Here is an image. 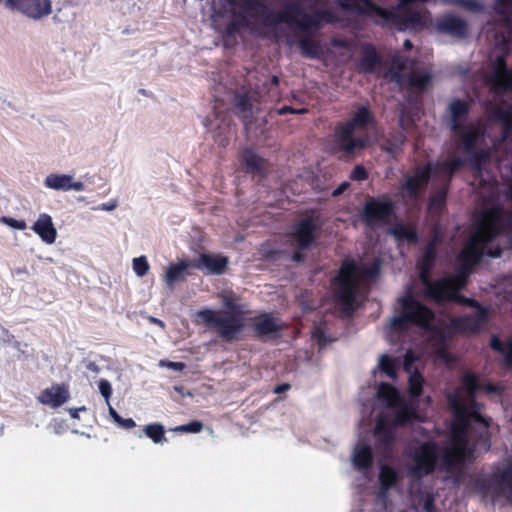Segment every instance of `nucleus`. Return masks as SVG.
<instances>
[{
  "label": "nucleus",
  "instance_id": "1",
  "mask_svg": "<svg viewBox=\"0 0 512 512\" xmlns=\"http://www.w3.org/2000/svg\"><path fill=\"white\" fill-rule=\"evenodd\" d=\"M510 223L511 217H507L505 210L498 204L485 208L475 215L473 232L457 256L456 274L436 281L429 278L430 270L436 259V246L440 241L439 231L434 229L433 238L418 262L423 293L427 298L439 303L453 301L459 304H468L472 308V312L460 317L445 316L437 319L433 311L415 299L410 292H407L398 298L395 314L387 327V339L396 343L399 341L400 334L412 326H417L435 334L442 350L446 338L451 334L456 332L475 333L482 329L488 320V309L472 299L461 296L459 291L466 285L472 267L484 255L492 258L501 256L500 247H492L491 244L494 238Z\"/></svg>",
  "mask_w": 512,
  "mask_h": 512
},
{
  "label": "nucleus",
  "instance_id": "2",
  "mask_svg": "<svg viewBox=\"0 0 512 512\" xmlns=\"http://www.w3.org/2000/svg\"><path fill=\"white\" fill-rule=\"evenodd\" d=\"M220 9L231 18L227 25V34L233 35L248 30L259 36L276 33L280 24L285 23L291 28L305 34L298 40L302 55L308 58H319L322 54L320 44L311 38L324 23H331L335 15L328 9H315L311 14L296 4L287 5L276 11L270 9L262 0H219Z\"/></svg>",
  "mask_w": 512,
  "mask_h": 512
},
{
  "label": "nucleus",
  "instance_id": "3",
  "mask_svg": "<svg viewBox=\"0 0 512 512\" xmlns=\"http://www.w3.org/2000/svg\"><path fill=\"white\" fill-rule=\"evenodd\" d=\"M479 388L476 377L467 373L461 386L447 395L449 407L454 413L451 443L444 450L442 458V465L447 471L465 461L474 460L490 449L489 422L481 412V405L474 399Z\"/></svg>",
  "mask_w": 512,
  "mask_h": 512
},
{
  "label": "nucleus",
  "instance_id": "4",
  "mask_svg": "<svg viewBox=\"0 0 512 512\" xmlns=\"http://www.w3.org/2000/svg\"><path fill=\"white\" fill-rule=\"evenodd\" d=\"M409 358L410 354L407 353L405 370L409 373L408 392L411 399H404L393 386L387 383H380L377 389V398L384 406V411L377 416L374 436L377 448L382 450L385 458L393 447L396 427L418 417L414 398L421 395L425 380L419 372L411 371Z\"/></svg>",
  "mask_w": 512,
  "mask_h": 512
},
{
  "label": "nucleus",
  "instance_id": "5",
  "mask_svg": "<svg viewBox=\"0 0 512 512\" xmlns=\"http://www.w3.org/2000/svg\"><path fill=\"white\" fill-rule=\"evenodd\" d=\"M470 106L468 102L454 99L448 105V126L461 151L469 156L479 184L487 185L493 190L494 178L487 171L491 149L496 148L495 141L486 135L482 123L468 120Z\"/></svg>",
  "mask_w": 512,
  "mask_h": 512
},
{
  "label": "nucleus",
  "instance_id": "6",
  "mask_svg": "<svg viewBox=\"0 0 512 512\" xmlns=\"http://www.w3.org/2000/svg\"><path fill=\"white\" fill-rule=\"evenodd\" d=\"M463 164L464 161L461 158H455L451 161L445 160L417 167L411 173L403 176L399 185V196L405 201L416 202L420 199L430 179L439 181L441 188L431 196L429 210L432 213H440L446 200L448 183Z\"/></svg>",
  "mask_w": 512,
  "mask_h": 512
},
{
  "label": "nucleus",
  "instance_id": "7",
  "mask_svg": "<svg viewBox=\"0 0 512 512\" xmlns=\"http://www.w3.org/2000/svg\"><path fill=\"white\" fill-rule=\"evenodd\" d=\"M491 67L487 82L494 95L485 102L484 109L491 121L501 124V140H506L512 135V108L498 98L502 92L512 90V69L507 68L505 53L495 54Z\"/></svg>",
  "mask_w": 512,
  "mask_h": 512
},
{
  "label": "nucleus",
  "instance_id": "8",
  "mask_svg": "<svg viewBox=\"0 0 512 512\" xmlns=\"http://www.w3.org/2000/svg\"><path fill=\"white\" fill-rule=\"evenodd\" d=\"M379 262L357 263L354 260H345L335 278L334 285L336 297L345 306L347 311L355 308L356 296L360 284L375 279L379 273Z\"/></svg>",
  "mask_w": 512,
  "mask_h": 512
},
{
  "label": "nucleus",
  "instance_id": "9",
  "mask_svg": "<svg viewBox=\"0 0 512 512\" xmlns=\"http://www.w3.org/2000/svg\"><path fill=\"white\" fill-rule=\"evenodd\" d=\"M373 115L368 106L362 105L354 112L350 121L339 125L335 130L337 146L345 154L363 149L369 142L366 129L373 123Z\"/></svg>",
  "mask_w": 512,
  "mask_h": 512
},
{
  "label": "nucleus",
  "instance_id": "10",
  "mask_svg": "<svg viewBox=\"0 0 512 512\" xmlns=\"http://www.w3.org/2000/svg\"><path fill=\"white\" fill-rule=\"evenodd\" d=\"M197 316L226 342L237 340L244 328V319L237 313L203 309L197 312Z\"/></svg>",
  "mask_w": 512,
  "mask_h": 512
},
{
  "label": "nucleus",
  "instance_id": "11",
  "mask_svg": "<svg viewBox=\"0 0 512 512\" xmlns=\"http://www.w3.org/2000/svg\"><path fill=\"white\" fill-rule=\"evenodd\" d=\"M361 217L368 227L388 226L395 217L394 202L388 195L369 198L364 204Z\"/></svg>",
  "mask_w": 512,
  "mask_h": 512
},
{
  "label": "nucleus",
  "instance_id": "12",
  "mask_svg": "<svg viewBox=\"0 0 512 512\" xmlns=\"http://www.w3.org/2000/svg\"><path fill=\"white\" fill-rule=\"evenodd\" d=\"M438 458V446L432 442L420 444L410 453L409 475L413 479H421L434 470Z\"/></svg>",
  "mask_w": 512,
  "mask_h": 512
},
{
  "label": "nucleus",
  "instance_id": "13",
  "mask_svg": "<svg viewBox=\"0 0 512 512\" xmlns=\"http://www.w3.org/2000/svg\"><path fill=\"white\" fill-rule=\"evenodd\" d=\"M407 61L403 60L401 56L394 55L392 58V69L386 74L387 78L401 85L405 78H407L408 84L414 89L423 90L430 82L432 75L427 71H419L411 68L409 72H406Z\"/></svg>",
  "mask_w": 512,
  "mask_h": 512
},
{
  "label": "nucleus",
  "instance_id": "14",
  "mask_svg": "<svg viewBox=\"0 0 512 512\" xmlns=\"http://www.w3.org/2000/svg\"><path fill=\"white\" fill-rule=\"evenodd\" d=\"M486 488L493 500L504 498L512 505V461H508L502 469H497L491 474Z\"/></svg>",
  "mask_w": 512,
  "mask_h": 512
},
{
  "label": "nucleus",
  "instance_id": "15",
  "mask_svg": "<svg viewBox=\"0 0 512 512\" xmlns=\"http://www.w3.org/2000/svg\"><path fill=\"white\" fill-rule=\"evenodd\" d=\"M317 223L313 218L301 220L294 228L291 234V240L297 250L293 254V260L300 262L303 260L302 250L310 247L316 237Z\"/></svg>",
  "mask_w": 512,
  "mask_h": 512
},
{
  "label": "nucleus",
  "instance_id": "16",
  "mask_svg": "<svg viewBox=\"0 0 512 512\" xmlns=\"http://www.w3.org/2000/svg\"><path fill=\"white\" fill-rule=\"evenodd\" d=\"M8 9L17 10L33 20H40L52 13L50 0H6Z\"/></svg>",
  "mask_w": 512,
  "mask_h": 512
},
{
  "label": "nucleus",
  "instance_id": "17",
  "mask_svg": "<svg viewBox=\"0 0 512 512\" xmlns=\"http://www.w3.org/2000/svg\"><path fill=\"white\" fill-rule=\"evenodd\" d=\"M438 32L453 38L462 39L467 36L468 25L464 19L454 14L440 16L435 23Z\"/></svg>",
  "mask_w": 512,
  "mask_h": 512
},
{
  "label": "nucleus",
  "instance_id": "18",
  "mask_svg": "<svg viewBox=\"0 0 512 512\" xmlns=\"http://www.w3.org/2000/svg\"><path fill=\"white\" fill-rule=\"evenodd\" d=\"M352 466L361 473L365 482L370 480V470L373 463L372 449L370 445L359 442L355 445L351 455Z\"/></svg>",
  "mask_w": 512,
  "mask_h": 512
},
{
  "label": "nucleus",
  "instance_id": "19",
  "mask_svg": "<svg viewBox=\"0 0 512 512\" xmlns=\"http://www.w3.org/2000/svg\"><path fill=\"white\" fill-rule=\"evenodd\" d=\"M44 187L55 191H76L80 192L85 189V185L81 181H75L73 175L62 173H50L44 181Z\"/></svg>",
  "mask_w": 512,
  "mask_h": 512
},
{
  "label": "nucleus",
  "instance_id": "20",
  "mask_svg": "<svg viewBox=\"0 0 512 512\" xmlns=\"http://www.w3.org/2000/svg\"><path fill=\"white\" fill-rule=\"evenodd\" d=\"M228 264V258L218 254L202 253L193 262V268L204 270L210 275H221Z\"/></svg>",
  "mask_w": 512,
  "mask_h": 512
},
{
  "label": "nucleus",
  "instance_id": "21",
  "mask_svg": "<svg viewBox=\"0 0 512 512\" xmlns=\"http://www.w3.org/2000/svg\"><path fill=\"white\" fill-rule=\"evenodd\" d=\"M31 229L45 244L52 245L55 243L57 230L54 226L52 217L49 214H39L37 220L31 226Z\"/></svg>",
  "mask_w": 512,
  "mask_h": 512
},
{
  "label": "nucleus",
  "instance_id": "22",
  "mask_svg": "<svg viewBox=\"0 0 512 512\" xmlns=\"http://www.w3.org/2000/svg\"><path fill=\"white\" fill-rule=\"evenodd\" d=\"M398 474L395 470L387 465L380 467L379 482L380 490L377 494V501L381 504L383 509H388L389 501L387 497L388 491L397 483Z\"/></svg>",
  "mask_w": 512,
  "mask_h": 512
},
{
  "label": "nucleus",
  "instance_id": "23",
  "mask_svg": "<svg viewBox=\"0 0 512 512\" xmlns=\"http://www.w3.org/2000/svg\"><path fill=\"white\" fill-rule=\"evenodd\" d=\"M69 398L70 393L68 388L64 385H54L43 390L38 396V401L43 405L55 409L66 403Z\"/></svg>",
  "mask_w": 512,
  "mask_h": 512
},
{
  "label": "nucleus",
  "instance_id": "24",
  "mask_svg": "<svg viewBox=\"0 0 512 512\" xmlns=\"http://www.w3.org/2000/svg\"><path fill=\"white\" fill-rule=\"evenodd\" d=\"M252 329L259 338L275 336L281 329V324L269 314H261L253 319Z\"/></svg>",
  "mask_w": 512,
  "mask_h": 512
},
{
  "label": "nucleus",
  "instance_id": "25",
  "mask_svg": "<svg viewBox=\"0 0 512 512\" xmlns=\"http://www.w3.org/2000/svg\"><path fill=\"white\" fill-rule=\"evenodd\" d=\"M193 268V262L180 260L177 263H171L167 266L163 281L169 289H173L177 282L185 280L189 275V269Z\"/></svg>",
  "mask_w": 512,
  "mask_h": 512
},
{
  "label": "nucleus",
  "instance_id": "26",
  "mask_svg": "<svg viewBox=\"0 0 512 512\" xmlns=\"http://www.w3.org/2000/svg\"><path fill=\"white\" fill-rule=\"evenodd\" d=\"M380 60L374 47L365 45L361 51L359 70L364 73H373L379 65Z\"/></svg>",
  "mask_w": 512,
  "mask_h": 512
},
{
  "label": "nucleus",
  "instance_id": "27",
  "mask_svg": "<svg viewBox=\"0 0 512 512\" xmlns=\"http://www.w3.org/2000/svg\"><path fill=\"white\" fill-rule=\"evenodd\" d=\"M243 161L249 172L262 174L266 168V162L251 149H246L242 155Z\"/></svg>",
  "mask_w": 512,
  "mask_h": 512
},
{
  "label": "nucleus",
  "instance_id": "28",
  "mask_svg": "<svg viewBox=\"0 0 512 512\" xmlns=\"http://www.w3.org/2000/svg\"><path fill=\"white\" fill-rule=\"evenodd\" d=\"M399 366L400 361L396 358H392L388 355H381L379 358L378 368L391 379L396 377Z\"/></svg>",
  "mask_w": 512,
  "mask_h": 512
},
{
  "label": "nucleus",
  "instance_id": "29",
  "mask_svg": "<svg viewBox=\"0 0 512 512\" xmlns=\"http://www.w3.org/2000/svg\"><path fill=\"white\" fill-rule=\"evenodd\" d=\"M389 232L395 237L397 241H407L409 243H413L417 239V235L414 229L407 225H396L390 228Z\"/></svg>",
  "mask_w": 512,
  "mask_h": 512
},
{
  "label": "nucleus",
  "instance_id": "30",
  "mask_svg": "<svg viewBox=\"0 0 512 512\" xmlns=\"http://www.w3.org/2000/svg\"><path fill=\"white\" fill-rule=\"evenodd\" d=\"M144 434L150 438L155 444H163L167 442L165 437V428L160 423H151L144 427Z\"/></svg>",
  "mask_w": 512,
  "mask_h": 512
},
{
  "label": "nucleus",
  "instance_id": "31",
  "mask_svg": "<svg viewBox=\"0 0 512 512\" xmlns=\"http://www.w3.org/2000/svg\"><path fill=\"white\" fill-rule=\"evenodd\" d=\"M490 346L503 355L504 362L507 366H512V339L508 343L503 344L497 336H493L490 341Z\"/></svg>",
  "mask_w": 512,
  "mask_h": 512
},
{
  "label": "nucleus",
  "instance_id": "32",
  "mask_svg": "<svg viewBox=\"0 0 512 512\" xmlns=\"http://www.w3.org/2000/svg\"><path fill=\"white\" fill-rule=\"evenodd\" d=\"M494 8L502 16L506 26L512 30V0H496Z\"/></svg>",
  "mask_w": 512,
  "mask_h": 512
},
{
  "label": "nucleus",
  "instance_id": "33",
  "mask_svg": "<svg viewBox=\"0 0 512 512\" xmlns=\"http://www.w3.org/2000/svg\"><path fill=\"white\" fill-rule=\"evenodd\" d=\"M405 140L406 137L402 132H396L386 140L385 144L383 145V149L391 155H395L401 150Z\"/></svg>",
  "mask_w": 512,
  "mask_h": 512
},
{
  "label": "nucleus",
  "instance_id": "34",
  "mask_svg": "<svg viewBox=\"0 0 512 512\" xmlns=\"http://www.w3.org/2000/svg\"><path fill=\"white\" fill-rule=\"evenodd\" d=\"M234 104L240 114V117L246 121L248 116L251 114L250 98L247 95H235Z\"/></svg>",
  "mask_w": 512,
  "mask_h": 512
},
{
  "label": "nucleus",
  "instance_id": "35",
  "mask_svg": "<svg viewBox=\"0 0 512 512\" xmlns=\"http://www.w3.org/2000/svg\"><path fill=\"white\" fill-rule=\"evenodd\" d=\"M221 112L217 111L214 120H210L209 118H205L203 121L204 126L210 130H219L220 133L226 129L227 124L225 123V116L220 119Z\"/></svg>",
  "mask_w": 512,
  "mask_h": 512
},
{
  "label": "nucleus",
  "instance_id": "36",
  "mask_svg": "<svg viewBox=\"0 0 512 512\" xmlns=\"http://www.w3.org/2000/svg\"><path fill=\"white\" fill-rule=\"evenodd\" d=\"M149 263L145 256L136 257L132 261V268L138 277H143L149 270Z\"/></svg>",
  "mask_w": 512,
  "mask_h": 512
},
{
  "label": "nucleus",
  "instance_id": "37",
  "mask_svg": "<svg viewBox=\"0 0 512 512\" xmlns=\"http://www.w3.org/2000/svg\"><path fill=\"white\" fill-rule=\"evenodd\" d=\"M203 428V424L199 421H192L184 425L177 426L172 430L175 432L199 433Z\"/></svg>",
  "mask_w": 512,
  "mask_h": 512
},
{
  "label": "nucleus",
  "instance_id": "38",
  "mask_svg": "<svg viewBox=\"0 0 512 512\" xmlns=\"http://www.w3.org/2000/svg\"><path fill=\"white\" fill-rule=\"evenodd\" d=\"M312 337H313L314 340H316L318 342L320 347L325 346L328 342L331 341V339H329L326 336L324 328L322 326H320V325H315L313 327V329H312Z\"/></svg>",
  "mask_w": 512,
  "mask_h": 512
},
{
  "label": "nucleus",
  "instance_id": "39",
  "mask_svg": "<svg viewBox=\"0 0 512 512\" xmlns=\"http://www.w3.org/2000/svg\"><path fill=\"white\" fill-rule=\"evenodd\" d=\"M458 6L471 12L482 11L484 6L477 0H457Z\"/></svg>",
  "mask_w": 512,
  "mask_h": 512
},
{
  "label": "nucleus",
  "instance_id": "40",
  "mask_svg": "<svg viewBox=\"0 0 512 512\" xmlns=\"http://www.w3.org/2000/svg\"><path fill=\"white\" fill-rule=\"evenodd\" d=\"M98 388L107 405H109L110 397L112 395V387L110 382L108 380L101 379L98 383Z\"/></svg>",
  "mask_w": 512,
  "mask_h": 512
},
{
  "label": "nucleus",
  "instance_id": "41",
  "mask_svg": "<svg viewBox=\"0 0 512 512\" xmlns=\"http://www.w3.org/2000/svg\"><path fill=\"white\" fill-rule=\"evenodd\" d=\"M1 221L8 225L11 228L17 229V230H25L26 229V222L23 220H17L11 217H2Z\"/></svg>",
  "mask_w": 512,
  "mask_h": 512
},
{
  "label": "nucleus",
  "instance_id": "42",
  "mask_svg": "<svg viewBox=\"0 0 512 512\" xmlns=\"http://www.w3.org/2000/svg\"><path fill=\"white\" fill-rule=\"evenodd\" d=\"M159 366L162 368H168L177 372H181L185 368V364L182 362H172L167 360H161Z\"/></svg>",
  "mask_w": 512,
  "mask_h": 512
},
{
  "label": "nucleus",
  "instance_id": "43",
  "mask_svg": "<svg viewBox=\"0 0 512 512\" xmlns=\"http://www.w3.org/2000/svg\"><path fill=\"white\" fill-rule=\"evenodd\" d=\"M351 178L357 181L365 180L367 178V172L362 166H356L351 171Z\"/></svg>",
  "mask_w": 512,
  "mask_h": 512
},
{
  "label": "nucleus",
  "instance_id": "44",
  "mask_svg": "<svg viewBox=\"0 0 512 512\" xmlns=\"http://www.w3.org/2000/svg\"><path fill=\"white\" fill-rule=\"evenodd\" d=\"M119 427L123 429H131L136 426L135 421L132 418H122L120 416V420L116 422Z\"/></svg>",
  "mask_w": 512,
  "mask_h": 512
},
{
  "label": "nucleus",
  "instance_id": "45",
  "mask_svg": "<svg viewBox=\"0 0 512 512\" xmlns=\"http://www.w3.org/2000/svg\"><path fill=\"white\" fill-rule=\"evenodd\" d=\"M423 509L426 512H434V497L430 494H428L423 503Z\"/></svg>",
  "mask_w": 512,
  "mask_h": 512
},
{
  "label": "nucleus",
  "instance_id": "46",
  "mask_svg": "<svg viewBox=\"0 0 512 512\" xmlns=\"http://www.w3.org/2000/svg\"><path fill=\"white\" fill-rule=\"evenodd\" d=\"M294 113V114H302V113H305L306 112V109L302 108V109H293L289 106H283L282 108H279L277 109V113L279 115H283V114H286V113Z\"/></svg>",
  "mask_w": 512,
  "mask_h": 512
},
{
  "label": "nucleus",
  "instance_id": "47",
  "mask_svg": "<svg viewBox=\"0 0 512 512\" xmlns=\"http://www.w3.org/2000/svg\"><path fill=\"white\" fill-rule=\"evenodd\" d=\"M221 298H222V303L226 308H228L232 311H235L237 309V306L235 305L234 300L231 296L222 295Z\"/></svg>",
  "mask_w": 512,
  "mask_h": 512
},
{
  "label": "nucleus",
  "instance_id": "48",
  "mask_svg": "<svg viewBox=\"0 0 512 512\" xmlns=\"http://www.w3.org/2000/svg\"><path fill=\"white\" fill-rule=\"evenodd\" d=\"M117 207V203L115 201L110 203H102L97 209L102 211H113Z\"/></svg>",
  "mask_w": 512,
  "mask_h": 512
},
{
  "label": "nucleus",
  "instance_id": "49",
  "mask_svg": "<svg viewBox=\"0 0 512 512\" xmlns=\"http://www.w3.org/2000/svg\"><path fill=\"white\" fill-rule=\"evenodd\" d=\"M86 410V407L85 406H81L79 408H69L68 412L70 414V416L74 419H79V412L80 411H85Z\"/></svg>",
  "mask_w": 512,
  "mask_h": 512
},
{
  "label": "nucleus",
  "instance_id": "50",
  "mask_svg": "<svg viewBox=\"0 0 512 512\" xmlns=\"http://www.w3.org/2000/svg\"><path fill=\"white\" fill-rule=\"evenodd\" d=\"M86 369L95 375L100 372V367L95 362L91 361L86 364Z\"/></svg>",
  "mask_w": 512,
  "mask_h": 512
},
{
  "label": "nucleus",
  "instance_id": "51",
  "mask_svg": "<svg viewBox=\"0 0 512 512\" xmlns=\"http://www.w3.org/2000/svg\"><path fill=\"white\" fill-rule=\"evenodd\" d=\"M349 187L348 182H343L338 188L333 191V196L341 195Z\"/></svg>",
  "mask_w": 512,
  "mask_h": 512
},
{
  "label": "nucleus",
  "instance_id": "52",
  "mask_svg": "<svg viewBox=\"0 0 512 512\" xmlns=\"http://www.w3.org/2000/svg\"><path fill=\"white\" fill-rule=\"evenodd\" d=\"M109 415L112 417L114 422H117L120 420V415L116 412V410L109 404Z\"/></svg>",
  "mask_w": 512,
  "mask_h": 512
},
{
  "label": "nucleus",
  "instance_id": "53",
  "mask_svg": "<svg viewBox=\"0 0 512 512\" xmlns=\"http://www.w3.org/2000/svg\"><path fill=\"white\" fill-rule=\"evenodd\" d=\"M289 384H281L279 386H277L274 390L275 393H282L284 391H286L287 389H289Z\"/></svg>",
  "mask_w": 512,
  "mask_h": 512
},
{
  "label": "nucleus",
  "instance_id": "54",
  "mask_svg": "<svg viewBox=\"0 0 512 512\" xmlns=\"http://www.w3.org/2000/svg\"><path fill=\"white\" fill-rule=\"evenodd\" d=\"M150 320H151V322H153L161 327H164V323L161 320L154 318V317H151Z\"/></svg>",
  "mask_w": 512,
  "mask_h": 512
},
{
  "label": "nucleus",
  "instance_id": "55",
  "mask_svg": "<svg viewBox=\"0 0 512 512\" xmlns=\"http://www.w3.org/2000/svg\"><path fill=\"white\" fill-rule=\"evenodd\" d=\"M412 46L413 45H412V42L410 40L407 39V40L404 41V48L405 49H411Z\"/></svg>",
  "mask_w": 512,
  "mask_h": 512
},
{
  "label": "nucleus",
  "instance_id": "56",
  "mask_svg": "<svg viewBox=\"0 0 512 512\" xmlns=\"http://www.w3.org/2000/svg\"><path fill=\"white\" fill-rule=\"evenodd\" d=\"M506 195L509 199H512V185H510L506 190Z\"/></svg>",
  "mask_w": 512,
  "mask_h": 512
},
{
  "label": "nucleus",
  "instance_id": "57",
  "mask_svg": "<svg viewBox=\"0 0 512 512\" xmlns=\"http://www.w3.org/2000/svg\"><path fill=\"white\" fill-rule=\"evenodd\" d=\"M174 389L181 395H185L184 388L182 386H175Z\"/></svg>",
  "mask_w": 512,
  "mask_h": 512
},
{
  "label": "nucleus",
  "instance_id": "58",
  "mask_svg": "<svg viewBox=\"0 0 512 512\" xmlns=\"http://www.w3.org/2000/svg\"><path fill=\"white\" fill-rule=\"evenodd\" d=\"M442 2H444L445 4H453L458 6L457 0H442Z\"/></svg>",
  "mask_w": 512,
  "mask_h": 512
},
{
  "label": "nucleus",
  "instance_id": "59",
  "mask_svg": "<svg viewBox=\"0 0 512 512\" xmlns=\"http://www.w3.org/2000/svg\"><path fill=\"white\" fill-rule=\"evenodd\" d=\"M502 44H503V50H507L508 49V43H507L505 38L502 39Z\"/></svg>",
  "mask_w": 512,
  "mask_h": 512
},
{
  "label": "nucleus",
  "instance_id": "60",
  "mask_svg": "<svg viewBox=\"0 0 512 512\" xmlns=\"http://www.w3.org/2000/svg\"><path fill=\"white\" fill-rule=\"evenodd\" d=\"M54 432L56 434H60L61 433V426H54Z\"/></svg>",
  "mask_w": 512,
  "mask_h": 512
},
{
  "label": "nucleus",
  "instance_id": "61",
  "mask_svg": "<svg viewBox=\"0 0 512 512\" xmlns=\"http://www.w3.org/2000/svg\"><path fill=\"white\" fill-rule=\"evenodd\" d=\"M272 82H273V84L277 85V84H278V82H279L278 77H277V76H273V77H272Z\"/></svg>",
  "mask_w": 512,
  "mask_h": 512
},
{
  "label": "nucleus",
  "instance_id": "62",
  "mask_svg": "<svg viewBox=\"0 0 512 512\" xmlns=\"http://www.w3.org/2000/svg\"><path fill=\"white\" fill-rule=\"evenodd\" d=\"M287 43H288L290 46H291V45H293V44H294V39H293V38H291V37H288V38H287Z\"/></svg>",
  "mask_w": 512,
  "mask_h": 512
},
{
  "label": "nucleus",
  "instance_id": "63",
  "mask_svg": "<svg viewBox=\"0 0 512 512\" xmlns=\"http://www.w3.org/2000/svg\"><path fill=\"white\" fill-rule=\"evenodd\" d=\"M487 391H488V392H494V391H495V388H494L493 386L489 385V386L487 387Z\"/></svg>",
  "mask_w": 512,
  "mask_h": 512
},
{
  "label": "nucleus",
  "instance_id": "64",
  "mask_svg": "<svg viewBox=\"0 0 512 512\" xmlns=\"http://www.w3.org/2000/svg\"><path fill=\"white\" fill-rule=\"evenodd\" d=\"M509 244H510V247H511V249H512V235H511V237L509 238Z\"/></svg>",
  "mask_w": 512,
  "mask_h": 512
}]
</instances>
